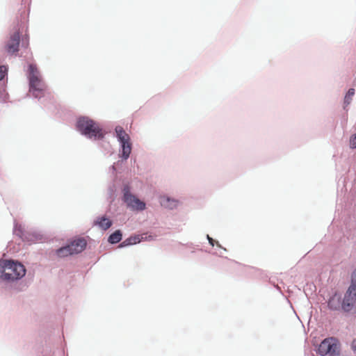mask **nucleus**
Here are the masks:
<instances>
[{"label":"nucleus","mask_w":356,"mask_h":356,"mask_svg":"<svg viewBox=\"0 0 356 356\" xmlns=\"http://www.w3.org/2000/svg\"><path fill=\"white\" fill-rule=\"evenodd\" d=\"M76 130L81 136L92 141L101 140L105 137V132L97 122L87 116L78 117L76 120Z\"/></svg>","instance_id":"obj_1"},{"label":"nucleus","mask_w":356,"mask_h":356,"mask_svg":"<svg viewBox=\"0 0 356 356\" xmlns=\"http://www.w3.org/2000/svg\"><path fill=\"white\" fill-rule=\"evenodd\" d=\"M349 146H350L352 149L356 148V134L353 135L350 139H349Z\"/></svg>","instance_id":"obj_20"},{"label":"nucleus","mask_w":356,"mask_h":356,"mask_svg":"<svg viewBox=\"0 0 356 356\" xmlns=\"http://www.w3.org/2000/svg\"><path fill=\"white\" fill-rule=\"evenodd\" d=\"M86 245L87 243H86V241L83 238H77L63 247L68 248V249L77 252H81L86 248Z\"/></svg>","instance_id":"obj_9"},{"label":"nucleus","mask_w":356,"mask_h":356,"mask_svg":"<svg viewBox=\"0 0 356 356\" xmlns=\"http://www.w3.org/2000/svg\"><path fill=\"white\" fill-rule=\"evenodd\" d=\"M120 240H122V232L120 229H117L108 236V242L110 244L114 245L120 243Z\"/></svg>","instance_id":"obj_15"},{"label":"nucleus","mask_w":356,"mask_h":356,"mask_svg":"<svg viewBox=\"0 0 356 356\" xmlns=\"http://www.w3.org/2000/svg\"><path fill=\"white\" fill-rule=\"evenodd\" d=\"M316 352L320 356H340L339 341L334 337H327L318 344Z\"/></svg>","instance_id":"obj_5"},{"label":"nucleus","mask_w":356,"mask_h":356,"mask_svg":"<svg viewBox=\"0 0 356 356\" xmlns=\"http://www.w3.org/2000/svg\"><path fill=\"white\" fill-rule=\"evenodd\" d=\"M14 234L18 237H20L22 239L26 238V236H24V229H22V226L18 225L17 223H15L14 225Z\"/></svg>","instance_id":"obj_17"},{"label":"nucleus","mask_w":356,"mask_h":356,"mask_svg":"<svg viewBox=\"0 0 356 356\" xmlns=\"http://www.w3.org/2000/svg\"><path fill=\"white\" fill-rule=\"evenodd\" d=\"M116 192V190L115 189L114 184H112L108 187V195H110V197H112L114 196L115 193Z\"/></svg>","instance_id":"obj_22"},{"label":"nucleus","mask_w":356,"mask_h":356,"mask_svg":"<svg viewBox=\"0 0 356 356\" xmlns=\"http://www.w3.org/2000/svg\"><path fill=\"white\" fill-rule=\"evenodd\" d=\"M122 194V200L127 204V207L137 211L145 210V202L131 193V188L128 184H123Z\"/></svg>","instance_id":"obj_6"},{"label":"nucleus","mask_w":356,"mask_h":356,"mask_svg":"<svg viewBox=\"0 0 356 356\" xmlns=\"http://www.w3.org/2000/svg\"><path fill=\"white\" fill-rule=\"evenodd\" d=\"M20 43V35L18 31L11 33L8 41L6 42V51L9 54H14L18 52L19 44Z\"/></svg>","instance_id":"obj_8"},{"label":"nucleus","mask_w":356,"mask_h":356,"mask_svg":"<svg viewBox=\"0 0 356 356\" xmlns=\"http://www.w3.org/2000/svg\"><path fill=\"white\" fill-rule=\"evenodd\" d=\"M159 202H161V206L163 207L171 210L175 209L178 204V201L177 200L169 197L168 196H162L161 200H159Z\"/></svg>","instance_id":"obj_12"},{"label":"nucleus","mask_w":356,"mask_h":356,"mask_svg":"<svg viewBox=\"0 0 356 356\" xmlns=\"http://www.w3.org/2000/svg\"><path fill=\"white\" fill-rule=\"evenodd\" d=\"M114 134L119 143V158L125 161L130 157L131 151H132V143L128 134L124 131L123 127L117 126L114 128Z\"/></svg>","instance_id":"obj_4"},{"label":"nucleus","mask_w":356,"mask_h":356,"mask_svg":"<svg viewBox=\"0 0 356 356\" xmlns=\"http://www.w3.org/2000/svg\"><path fill=\"white\" fill-rule=\"evenodd\" d=\"M27 45H28L27 40L23 39V40H22V47H23L24 48H27Z\"/></svg>","instance_id":"obj_24"},{"label":"nucleus","mask_w":356,"mask_h":356,"mask_svg":"<svg viewBox=\"0 0 356 356\" xmlns=\"http://www.w3.org/2000/svg\"><path fill=\"white\" fill-rule=\"evenodd\" d=\"M111 170H112V172H114L115 171H116V168H115V165H112V166H111Z\"/></svg>","instance_id":"obj_25"},{"label":"nucleus","mask_w":356,"mask_h":356,"mask_svg":"<svg viewBox=\"0 0 356 356\" xmlns=\"http://www.w3.org/2000/svg\"><path fill=\"white\" fill-rule=\"evenodd\" d=\"M356 300V291L349 290L346 291L343 298L341 300V310L343 312H350L355 306Z\"/></svg>","instance_id":"obj_7"},{"label":"nucleus","mask_w":356,"mask_h":356,"mask_svg":"<svg viewBox=\"0 0 356 356\" xmlns=\"http://www.w3.org/2000/svg\"><path fill=\"white\" fill-rule=\"evenodd\" d=\"M352 349H353V351H354L355 354H356V339L353 340Z\"/></svg>","instance_id":"obj_23"},{"label":"nucleus","mask_w":356,"mask_h":356,"mask_svg":"<svg viewBox=\"0 0 356 356\" xmlns=\"http://www.w3.org/2000/svg\"><path fill=\"white\" fill-rule=\"evenodd\" d=\"M26 76L27 80H29V94L35 99H40L44 97L46 90L45 82L42 80L40 72L35 65H29Z\"/></svg>","instance_id":"obj_3"},{"label":"nucleus","mask_w":356,"mask_h":356,"mask_svg":"<svg viewBox=\"0 0 356 356\" xmlns=\"http://www.w3.org/2000/svg\"><path fill=\"white\" fill-rule=\"evenodd\" d=\"M353 95H355V89L349 88L348 91L346 92L345 97H343V109H346V108L351 103Z\"/></svg>","instance_id":"obj_16"},{"label":"nucleus","mask_w":356,"mask_h":356,"mask_svg":"<svg viewBox=\"0 0 356 356\" xmlns=\"http://www.w3.org/2000/svg\"><path fill=\"white\" fill-rule=\"evenodd\" d=\"M206 238H207V240H208V243H209V245H211V246H214V245H216L217 247H218V248H220L222 249V250L224 251H226V248H223L222 246H221V245L219 244V242L215 241L213 238H212L211 237H210L209 235H207V236H206Z\"/></svg>","instance_id":"obj_19"},{"label":"nucleus","mask_w":356,"mask_h":356,"mask_svg":"<svg viewBox=\"0 0 356 356\" xmlns=\"http://www.w3.org/2000/svg\"><path fill=\"white\" fill-rule=\"evenodd\" d=\"M347 290H355L356 291V268L352 273V277H350V285H349Z\"/></svg>","instance_id":"obj_18"},{"label":"nucleus","mask_w":356,"mask_h":356,"mask_svg":"<svg viewBox=\"0 0 356 356\" xmlns=\"http://www.w3.org/2000/svg\"><path fill=\"white\" fill-rule=\"evenodd\" d=\"M341 298L337 294H334L327 300V308L330 310L337 311L341 309Z\"/></svg>","instance_id":"obj_13"},{"label":"nucleus","mask_w":356,"mask_h":356,"mask_svg":"<svg viewBox=\"0 0 356 356\" xmlns=\"http://www.w3.org/2000/svg\"><path fill=\"white\" fill-rule=\"evenodd\" d=\"M26 268L24 265L14 260L0 261V279L3 282H13L24 277Z\"/></svg>","instance_id":"obj_2"},{"label":"nucleus","mask_w":356,"mask_h":356,"mask_svg":"<svg viewBox=\"0 0 356 356\" xmlns=\"http://www.w3.org/2000/svg\"><path fill=\"white\" fill-rule=\"evenodd\" d=\"M112 220H109L106 216H102L101 217H97L95 220H94L93 225L94 226L99 227L103 231L107 230L108 228L112 227Z\"/></svg>","instance_id":"obj_11"},{"label":"nucleus","mask_w":356,"mask_h":356,"mask_svg":"<svg viewBox=\"0 0 356 356\" xmlns=\"http://www.w3.org/2000/svg\"><path fill=\"white\" fill-rule=\"evenodd\" d=\"M6 74V66H0V81L3 80L4 76Z\"/></svg>","instance_id":"obj_21"},{"label":"nucleus","mask_w":356,"mask_h":356,"mask_svg":"<svg viewBox=\"0 0 356 356\" xmlns=\"http://www.w3.org/2000/svg\"><path fill=\"white\" fill-rule=\"evenodd\" d=\"M145 239H147V236H145L144 234L131 236L124 239V241H123L122 242H121V243H120L119 245V248H123L127 246H131L132 245L140 243L142 241H144Z\"/></svg>","instance_id":"obj_10"},{"label":"nucleus","mask_w":356,"mask_h":356,"mask_svg":"<svg viewBox=\"0 0 356 356\" xmlns=\"http://www.w3.org/2000/svg\"><path fill=\"white\" fill-rule=\"evenodd\" d=\"M80 253L79 252H75L74 250H72L70 249H68L67 248H59L57 250H56V254H57V256L60 258H63L68 257L70 255L73 254H77Z\"/></svg>","instance_id":"obj_14"}]
</instances>
